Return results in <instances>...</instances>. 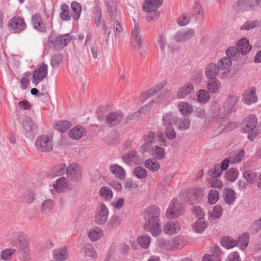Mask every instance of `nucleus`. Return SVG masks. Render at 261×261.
Instances as JSON below:
<instances>
[{"label": "nucleus", "mask_w": 261, "mask_h": 261, "mask_svg": "<svg viewBox=\"0 0 261 261\" xmlns=\"http://www.w3.org/2000/svg\"><path fill=\"white\" fill-rule=\"evenodd\" d=\"M238 100L237 96H230L226 99L222 107H219L218 103H214L213 106L218 109L216 115V121L217 123L220 124V127H222L220 133L230 131L236 127V124L230 122L227 116L228 114L233 111Z\"/></svg>", "instance_id": "f257e3e1"}, {"label": "nucleus", "mask_w": 261, "mask_h": 261, "mask_svg": "<svg viewBox=\"0 0 261 261\" xmlns=\"http://www.w3.org/2000/svg\"><path fill=\"white\" fill-rule=\"evenodd\" d=\"M160 208L154 205L149 206L145 212L146 222L144 228L149 231L153 237H157L161 233L162 229L160 224Z\"/></svg>", "instance_id": "f03ea898"}, {"label": "nucleus", "mask_w": 261, "mask_h": 261, "mask_svg": "<svg viewBox=\"0 0 261 261\" xmlns=\"http://www.w3.org/2000/svg\"><path fill=\"white\" fill-rule=\"evenodd\" d=\"M258 121L254 115H250L246 117L240 124L242 132L247 133V138L252 141L260 133L261 127L257 125Z\"/></svg>", "instance_id": "7ed1b4c3"}, {"label": "nucleus", "mask_w": 261, "mask_h": 261, "mask_svg": "<svg viewBox=\"0 0 261 261\" xmlns=\"http://www.w3.org/2000/svg\"><path fill=\"white\" fill-rule=\"evenodd\" d=\"M163 0H145L142 5L143 10L149 13L146 17L148 21L157 19L159 12L156 10L162 5Z\"/></svg>", "instance_id": "20e7f679"}, {"label": "nucleus", "mask_w": 261, "mask_h": 261, "mask_svg": "<svg viewBox=\"0 0 261 261\" xmlns=\"http://www.w3.org/2000/svg\"><path fill=\"white\" fill-rule=\"evenodd\" d=\"M53 146L51 138L47 135H41L38 137L35 141L36 149L42 152H47L51 151Z\"/></svg>", "instance_id": "39448f33"}, {"label": "nucleus", "mask_w": 261, "mask_h": 261, "mask_svg": "<svg viewBox=\"0 0 261 261\" xmlns=\"http://www.w3.org/2000/svg\"><path fill=\"white\" fill-rule=\"evenodd\" d=\"M235 8L238 11L254 10L261 8V0H238Z\"/></svg>", "instance_id": "423d86ee"}, {"label": "nucleus", "mask_w": 261, "mask_h": 261, "mask_svg": "<svg viewBox=\"0 0 261 261\" xmlns=\"http://www.w3.org/2000/svg\"><path fill=\"white\" fill-rule=\"evenodd\" d=\"M73 36L71 33L61 35L54 39L53 37H49V41L53 44L54 47L56 50H60L66 46L70 41Z\"/></svg>", "instance_id": "0eeeda50"}, {"label": "nucleus", "mask_w": 261, "mask_h": 261, "mask_svg": "<svg viewBox=\"0 0 261 261\" xmlns=\"http://www.w3.org/2000/svg\"><path fill=\"white\" fill-rule=\"evenodd\" d=\"M184 213V208L177 199H173L166 211V217L169 219L178 217Z\"/></svg>", "instance_id": "6e6552de"}, {"label": "nucleus", "mask_w": 261, "mask_h": 261, "mask_svg": "<svg viewBox=\"0 0 261 261\" xmlns=\"http://www.w3.org/2000/svg\"><path fill=\"white\" fill-rule=\"evenodd\" d=\"M48 73V67L46 64L42 63L38 66L33 72V83L36 86L46 77Z\"/></svg>", "instance_id": "1a4fd4ad"}, {"label": "nucleus", "mask_w": 261, "mask_h": 261, "mask_svg": "<svg viewBox=\"0 0 261 261\" xmlns=\"http://www.w3.org/2000/svg\"><path fill=\"white\" fill-rule=\"evenodd\" d=\"M10 30L14 33H19L26 27L24 19L19 16H15L11 18L8 23Z\"/></svg>", "instance_id": "9d476101"}, {"label": "nucleus", "mask_w": 261, "mask_h": 261, "mask_svg": "<svg viewBox=\"0 0 261 261\" xmlns=\"http://www.w3.org/2000/svg\"><path fill=\"white\" fill-rule=\"evenodd\" d=\"M230 162V159L226 158L221 163V165L219 164H216L214 166V168L209 170L208 174L215 177H218L221 175L223 170L227 169L229 163Z\"/></svg>", "instance_id": "9b49d317"}, {"label": "nucleus", "mask_w": 261, "mask_h": 261, "mask_svg": "<svg viewBox=\"0 0 261 261\" xmlns=\"http://www.w3.org/2000/svg\"><path fill=\"white\" fill-rule=\"evenodd\" d=\"M68 178L73 181H79L82 178V171L80 167L75 163L69 165L66 169Z\"/></svg>", "instance_id": "f8f14e48"}, {"label": "nucleus", "mask_w": 261, "mask_h": 261, "mask_svg": "<svg viewBox=\"0 0 261 261\" xmlns=\"http://www.w3.org/2000/svg\"><path fill=\"white\" fill-rule=\"evenodd\" d=\"M23 128L25 135L28 138L33 137L37 134L38 126L35 122L30 117L25 118L23 122Z\"/></svg>", "instance_id": "ddd939ff"}, {"label": "nucleus", "mask_w": 261, "mask_h": 261, "mask_svg": "<svg viewBox=\"0 0 261 261\" xmlns=\"http://www.w3.org/2000/svg\"><path fill=\"white\" fill-rule=\"evenodd\" d=\"M130 45L136 50L141 48L142 45V37L138 25L135 23L134 29L132 32L130 38Z\"/></svg>", "instance_id": "4468645a"}, {"label": "nucleus", "mask_w": 261, "mask_h": 261, "mask_svg": "<svg viewBox=\"0 0 261 261\" xmlns=\"http://www.w3.org/2000/svg\"><path fill=\"white\" fill-rule=\"evenodd\" d=\"M109 215L108 207L102 203L99 205L97 213L95 217V222L98 225H101L106 222Z\"/></svg>", "instance_id": "2eb2a0df"}, {"label": "nucleus", "mask_w": 261, "mask_h": 261, "mask_svg": "<svg viewBox=\"0 0 261 261\" xmlns=\"http://www.w3.org/2000/svg\"><path fill=\"white\" fill-rule=\"evenodd\" d=\"M156 140V135L154 132H149L147 135L144 136V143L140 147V151L142 153H145L147 150L153 146L151 144L155 142Z\"/></svg>", "instance_id": "dca6fc26"}, {"label": "nucleus", "mask_w": 261, "mask_h": 261, "mask_svg": "<svg viewBox=\"0 0 261 261\" xmlns=\"http://www.w3.org/2000/svg\"><path fill=\"white\" fill-rule=\"evenodd\" d=\"M124 115L121 112L115 111L110 113L106 118L107 124L110 126H113L120 123L123 120Z\"/></svg>", "instance_id": "f3484780"}, {"label": "nucleus", "mask_w": 261, "mask_h": 261, "mask_svg": "<svg viewBox=\"0 0 261 261\" xmlns=\"http://www.w3.org/2000/svg\"><path fill=\"white\" fill-rule=\"evenodd\" d=\"M257 101L255 88L251 87L246 90L243 95L242 101L248 105L255 103Z\"/></svg>", "instance_id": "a211bd4d"}, {"label": "nucleus", "mask_w": 261, "mask_h": 261, "mask_svg": "<svg viewBox=\"0 0 261 261\" xmlns=\"http://www.w3.org/2000/svg\"><path fill=\"white\" fill-rule=\"evenodd\" d=\"M32 24L35 29L40 32L45 33L46 31V26L43 22L40 14H35L32 17Z\"/></svg>", "instance_id": "6ab92c4d"}, {"label": "nucleus", "mask_w": 261, "mask_h": 261, "mask_svg": "<svg viewBox=\"0 0 261 261\" xmlns=\"http://www.w3.org/2000/svg\"><path fill=\"white\" fill-rule=\"evenodd\" d=\"M195 34V31L192 29L186 31L178 32L175 35V40L178 42H185L192 38Z\"/></svg>", "instance_id": "aec40b11"}, {"label": "nucleus", "mask_w": 261, "mask_h": 261, "mask_svg": "<svg viewBox=\"0 0 261 261\" xmlns=\"http://www.w3.org/2000/svg\"><path fill=\"white\" fill-rule=\"evenodd\" d=\"M212 255L205 254L202 257V261H220L219 256L221 254L220 248L218 245H214L211 248Z\"/></svg>", "instance_id": "412c9836"}, {"label": "nucleus", "mask_w": 261, "mask_h": 261, "mask_svg": "<svg viewBox=\"0 0 261 261\" xmlns=\"http://www.w3.org/2000/svg\"><path fill=\"white\" fill-rule=\"evenodd\" d=\"M16 247L19 249V253L23 258H26L29 254V245L28 242L20 238L15 243Z\"/></svg>", "instance_id": "4be33fe9"}, {"label": "nucleus", "mask_w": 261, "mask_h": 261, "mask_svg": "<svg viewBox=\"0 0 261 261\" xmlns=\"http://www.w3.org/2000/svg\"><path fill=\"white\" fill-rule=\"evenodd\" d=\"M180 229V224L176 221H168L164 226V231L168 234H173L177 232Z\"/></svg>", "instance_id": "5701e85b"}, {"label": "nucleus", "mask_w": 261, "mask_h": 261, "mask_svg": "<svg viewBox=\"0 0 261 261\" xmlns=\"http://www.w3.org/2000/svg\"><path fill=\"white\" fill-rule=\"evenodd\" d=\"M221 87V83L217 78L208 79V80L206 82L207 91L212 94L218 92Z\"/></svg>", "instance_id": "b1692460"}, {"label": "nucleus", "mask_w": 261, "mask_h": 261, "mask_svg": "<svg viewBox=\"0 0 261 261\" xmlns=\"http://www.w3.org/2000/svg\"><path fill=\"white\" fill-rule=\"evenodd\" d=\"M139 159V156L136 150H130L124 154L122 156V160L124 163L127 165L136 164Z\"/></svg>", "instance_id": "393cba45"}, {"label": "nucleus", "mask_w": 261, "mask_h": 261, "mask_svg": "<svg viewBox=\"0 0 261 261\" xmlns=\"http://www.w3.org/2000/svg\"><path fill=\"white\" fill-rule=\"evenodd\" d=\"M110 172L117 178L124 180L126 177V172L124 168L118 164H113L110 166Z\"/></svg>", "instance_id": "a878e982"}, {"label": "nucleus", "mask_w": 261, "mask_h": 261, "mask_svg": "<svg viewBox=\"0 0 261 261\" xmlns=\"http://www.w3.org/2000/svg\"><path fill=\"white\" fill-rule=\"evenodd\" d=\"M194 89V85L190 82L187 83L179 89L177 93V96L179 98H183L190 94Z\"/></svg>", "instance_id": "bb28decb"}, {"label": "nucleus", "mask_w": 261, "mask_h": 261, "mask_svg": "<svg viewBox=\"0 0 261 261\" xmlns=\"http://www.w3.org/2000/svg\"><path fill=\"white\" fill-rule=\"evenodd\" d=\"M86 133V130L84 127L76 125L69 132L68 135L72 139L79 140L85 135Z\"/></svg>", "instance_id": "cd10ccee"}, {"label": "nucleus", "mask_w": 261, "mask_h": 261, "mask_svg": "<svg viewBox=\"0 0 261 261\" xmlns=\"http://www.w3.org/2000/svg\"><path fill=\"white\" fill-rule=\"evenodd\" d=\"M236 47L242 55L247 54L251 49V46L250 45L248 40L246 38L240 39L237 42Z\"/></svg>", "instance_id": "c85d7f7f"}, {"label": "nucleus", "mask_w": 261, "mask_h": 261, "mask_svg": "<svg viewBox=\"0 0 261 261\" xmlns=\"http://www.w3.org/2000/svg\"><path fill=\"white\" fill-rule=\"evenodd\" d=\"M68 257V252L65 247L58 248L53 251V257L57 261L65 260Z\"/></svg>", "instance_id": "c756f323"}, {"label": "nucleus", "mask_w": 261, "mask_h": 261, "mask_svg": "<svg viewBox=\"0 0 261 261\" xmlns=\"http://www.w3.org/2000/svg\"><path fill=\"white\" fill-rule=\"evenodd\" d=\"M157 160H162L165 158V150L161 147L154 145L151 147L149 150H147Z\"/></svg>", "instance_id": "7c9ffc66"}, {"label": "nucleus", "mask_w": 261, "mask_h": 261, "mask_svg": "<svg viewBox=\"0 0 261 261\" xmlns=\"http://www.w3.org/2000/svg\"><path fill=\"white\" fill-rule=\"evenodd\" d=\"M255 28L261 30V19L247 20L241 27L240 29L248 31Z\"/></svg>", "instance_id": "2f4dec72"}, {"label": "nucleus", "mask_w": 261, "mask_h": 261, "mask_svg": "<svg viewBox=\"0 0 261 261\" xmlns=\"http://www.w3.org/2000/svg\"><path fill=\"white\" fill-rule=\"evenodd\" d=\"M220 70L218 65L213 63H210L205 69V75L208 79L216 78V75Z\"/></svg>", "instance_id": "473e14b6"}, {"label": "nucleus", "mask_w": 261, "mask_h": 261, "mask_svg": "<svg viewBox=\"0 0 261 261\" xmlns=\"http://www.w3.org/2000/svg\"><path fill=\"white\" fill-rule=\"evenodd\" d=\"M67 168L65 164L57 165L50 171L49 175L51 177L62 175L64 174L65 171L66 172Z\"/></svg>", "instance_id": "72a5a7b5"}, {"label": "nucleus", "mask_w": 261, "mask_h": 261, "mask_svg": "<svg viewBox=\"0 0 261 261\" xmlns=\"http://www.w3.org/2000/svg\"><path fill=\"white\" fill-rule=\"evenodd\" d=\"M223 198L226 203L232 204L236 198L234 191L229 188L225 189L223 191Z\"/></svg>", "instance_id": "f704fd0d"}, {"label": "nucleus", "mask_w": 261, "mask_h": 261, "mask_svg": "<svg viewBox=\"0 0 261 261\" xmlns=\"http://www.w3.org/2000/svg\"><path fill=\"white\" fill-rule=\"evenodd\" d=\"M107 10L109 12L112 19H114L116 16V3L114 0H105Z\"/></svg>", "instance_id": "c9c22d12"}, {"label": "nucleus", "mask_w": 261, "mask_h": 261, "mask_svg": "<svg viewBox=\"0 0 261 261\" xmlns=\"http://www.w3.org/2000/svg\"><path fill=\"white\" fill-rule=\"evenodd\" d=\"M178 109L184 116H189L193 112V107L189 103L182 101L178 105Z\"/></svg>", "instance_id": "e433bc0d"}, {"label": "nucleus", "mask_w": 261, "mask_h": 261, "mask_svg": "<svg viewBox=\"0 0 261 261\" xmlns=\"http://www.w3.org/2000/svg\"><path fill=\"white\" fill-rule=\"evenodd\" d=\"M71 126V122L68 120H61L54 124V127L61 133L66 132Z\"/></svg>", "instance_id": "4c0bfd02"}, {"label": "nucleus", "mask_w": 261, "mask_h": 261, "mask_svg": "<svg viewBox=\"0 0 261 261\" xmlns=\"http://www.w3.org/2000/svg\"><path fill=\"white\" fill-rule=\"evenodd\" d=\"M192 11L193 12L192 15H194L196 19L200 20H202L204 15V11L199 2H195L193 6L192 7Z\"/></svg>", "instance_id": "58836bf2"}, {"label": "nucleus", "mask_w": 261, "mask_h": 261, "mask_svg": "<svg viewBox=\"0 0 261 261\" xmlns=\"http://www.w3.org/2000/svg\"><path fill=\"white\" fill-rule=\"evenodd\" d=\"M54 201L50 199H47L44 200L40 207V211L42 214L48 213L54 206Z\"/></svg>", "instance_id": "ea45409f"}, {"label": "nucleus", "mask_w": 261, "mask_h": 261, "mask_svg": "<svg viewBox=\"0 0 261 261\" xmlns=\"http://www.w3.org/2000/svg\"><path fill=\"white\" fill-rule=\"evenodd\" d=\"M68 181L65 177L59 178L56 183L53 185L54 189L57 192H61L63 189L67 188Z\"/></svg>", "instance_id": "a19ab883"}, {"label": "nucleus", "mask_w": 261, "mask_h": 261, "mask_svg": "<svg viewBox=\"0 0 261 261\" xmlns=\"http://www.w3.org/2000/svg\"><path fill=\"white\" fill-rule=\"evenodd\" d=\"M197 100L200 103H206L210 99V92L204 89L199 90L197 93Z\"/></svg>", "instance_id": "79ce46f5"}, {"label": "nucleus", "mask_w": 261, "mask_h": 261, "mask_svg": "<svg viewBox=\"0 0 261 261\" xmlns=\"http://www.w3.org/2000/svg\"><path fill=\"white\" fill-rule=\"evenodd\" d=\"M102 230L98 227L91 229L88 233V237L92 241H96L102 236Z\"/></svg>", "instance_id": "37998d69"}, {"label": "nucleus", "mask_w": 261, "mask_h": 261, "mask_svg": "<svg viewBox=\"0 0 261 261\" xmlns=\"http://www.w3.org/2000/svg\"><path fill=\"white\" fill-rule=\"evenodd\" d=\"M221 244L226 249H230L237 245V241L230 237H225L221 239Z\"/></svg>", "instance_id": "c03bdc74"}, {"label": "nucleus", "mask_w": 261, "mask_h": 261, "mask_svg": "<svg viewBox=\"0 0 261 261\" xmlns=\"http://www.w3.org/2000/svg\"><path fill=\"white\" fill-rule=\"evenodd\" d=\"M145 167L152 172L157 171L160 169V164L155 160L148 159L144 162Z\"/></svg>", "instance_id": "a18cd8bd"}, {"label": "nucleus", "mask_w": 261, "mask_h": 261, "mask_svg": "<svg viewBox=\"0 0 261 261\" xmlns=\"http://www.w3.org/2000/svg\"><path fill=\"white\" fill-rule=\"evenodd\" d=\"M175 120V117L171 112L167 113L162 118V122L165 127L172 126Z\"/></svg>", "instance_id": "49530a36"}, {"label": "nucleus", "mask_w": 261, "mask_h": 261, "mask_svg": "<svg viewBox=\"0 0 261 261\" xmlns=\"http://www.w3.org/2000/svg\"><path fill=\"white\" fill-rule=\"evenodd\" d=\"M187 196L191 204L200 199V193L196 189H189L188 191Z\"/></svg>", "instance_id": "de8ad7c7"}, {"label": "nucleus", "mask_w": 261, "mask_h": 261, "mask_svg": "<svg viewBox=\"0 0 261 261\" xmlns=\"http://www.w3.org/2000/svg\"><path fill=\"white\" fill-rule=\"evenodd\" d=\"M226 57L230 59L231 61L237 60L240 53L236 47H229L226 51Z\"/></svg>", "instance_id": "09e8293b"}, {"label": "nucleus", "mask_w": 261, "mask_h": 261, "mask_svg": "<svg viewBox=\"0 0 261 261\" xmlns=\"http://www.w3.org/2000/svg\"><path fill=\"white\" fill-rule=\"evenodd\" d=\"M148 105H146L144 107L142 108L141 110L137 112L134 113L133 114L128 116L125 119V122L126 123H133L137 120L139 119L141 117L140 114L143 112L144 110L147 108Z\"/></svg>", "instance_id": "8fccbe9b"}, {"label": "nucleus", "mask_w": 261, "mask_h": 261, "mask_svg": "<svg viewBox=\"0 0 261 261\" xmlns=\"http://www.w3.org/2000/svg\"><path fill=\"white\" fill-rule=\"evenodd\" d=\"M249 239V234L247 233L242 234L239 237L237 241V245L242 250H244L247 246Z\"/></svg>", "instance_id": "3c124183"}, {"label": "nucleus", "mask_w": 261, "mask_h": 261, "mask_svg": "<svg viewBox=\"0 0 261 261\" xmlns=\"http://www.w3.org/2000/svg\"><path fill=\"white\" fill-rule=\"evenodd\" d=\"M71 10L72 11V17L75 19H77L81 15L82 8L80 4L76 2H73L71 5Z\"/></svg>", "instance_id": "603ef678"}, {"label": "nucleus", "mask_w": 261, "mask_h": 261, "mask_svg": "<svg viewBox=\"0 0 261 261\" xmlns=\"http://www.w3.org/2000/svg\"><path fill=\"white\" fill-rule=\"evenodd\" d=\"M207 227V224L202 220L196 221L193 225V229L197 233H201Z\"/></svg>", "instance_id": "864d4df0"}, {"label": "nucleus", "mask_w": 261, "mask_h": 261, "mask_svg": "<svg viewBox=\"0 0 261 261\" xmlns=\"http://www.w3.org/2000/svg\"><path fill=\"white\" fill-rule=\"evenodd\" d=\"M239 172L234 168H230L225 172V178L231 182L234 181L238 177Z\"/></svg>", "instance_id": "5fc2aeb1"}, {"label": "nucleus", "mask_w": 261, "mask_h": 261, "mask_svg": "<svg viewBox=\"0 0 261 261\" xmlns=\"http://www.w3.org/2000/svg\"><path fill=\"white\" fill-rule=\"evenodd\" d=\"M243 177L249 184H252L256 179L257 174L252 170H246L243 173Z\"/></svg>", "instance_id": "6e6d98bb"}, {"label": "nucleus", "mask_w": 261, "mask_h": 261, "mask_svg": "<svg viewBox=\"0 0 261 261\" xmlns=\"http://www.w3.org/2000/svg\"><path fill=\"white\" fill-rule=\"evenodd\" d=\"M121 219L118 216H113L111 217L108 224V227L110 229H116L121 224Z\"/></svg>", "instance_id": "4d7b16f0"}, {"label": "nucleus", "mask_w": 261, "mask_h": 261, "mask_svg": "<svg viewBox=\"0 0 261 261\" xmlns=\"http://www.w3.org/2000/svg\"><path fill=\"white\" fill-rule=\"evenodd\" d=\"M192 14L183 13L177 19V22L180 26H185L189 23L191 19Z\"/></svg>", "instance_id": "13d9d810"}, {"label": "nucleus", "mask_w": 261, "mask_h": 261, "mask_svg": "<svg viewBox=\"0 0 261 261\" xmlns=\"http://www.w3.org/2000/svg\"><path fill=\"white\" fill-rule=\"evenodd\" d=\"M138 243L143 248H148L150 243V238L148 236H140L137 239Z\"/></svg>", "instance_id": "bf43d9fd"}, {"label": "nucleus", "mask_w": 261, "mask_h": 261, "mask_svg": "<svg viewBox=\"0 0 261 261\" xmlns=\"http://www.w3.org/2000/svg\"><path fill=\"white\" fill-rule=\"evenodd\" d=\"M178 128L180 130H187L190 128V120L189 118L180 119L177 122Z\"/></svg>", "instance_id": "052dcab7"}, {"label": "nucleus", "mask_w": 261, "mask_h": 261, "mask_svg": "<svg viewBox=\"0 0 261 261\" xmlns=\"http://www.w3.org/2000/svg\"><path fill=\"white\" fill-rule=\"evenodd\" d=\"M231 62L232 61L228 57H224L219 60L218 66L220 70H224L231 66Z\"/></svg>", "instance_id": "680f3d73"}, {"label": "nucleus", "mask_w": 261, "mask_h": 261, "mask_svg": "<svg viewBox=\"0 0 261 261\" xmlns=\"http://www.w3.org/2000/svg\"><path fill=\"white\" fill-rule=\"evenodd\" d=\"M219 193L217 190H211L208 195V201L211 204L216 203L219 200Z\"/></svg>", "instance_id": "e2e57ef3"}, {"label": "nucleus", "mask_w": 261, "mask_h": 261, "mask_svg": "<svg viewBox=\"0 0 261 261\" xmlns=\"http://www.w3.org/2000/svg\"><path fill=\"white\" fill-rule=\"evenodd\" d=\"M84 248L86 255L93 258L96 257V252L92 245L89 244H86Z\"/></svg>", "instance_id": "0e129e2a"}, {"label": "nucleus", "mask_w": 261, "mask_h": 261, "mask_svg": "<svg viewBox=\"0 0 261 261\" xmlns=\"http://www.w3.org/2000/svg\"><path fill=\"white\" fill-rule=\"evenodd\" d=\"M133 172L134 175L140 179L145 178L147 176V172L146 170L140 166L136 167Z\"/></svg>", "instance_id": "69168bd1"}, {"label": "nucleus", "mask_w": 261, "mask_h": 261, "mask_svg": "<svg viewBox=\"0 0 261 261\" xmlns=\"http://www.w3.org/2000/svg\"><path fill=\"white\" fill-rule=\"evenodd\" d=\"M244 154L245 151L244 150L240 151L237 154H236L235 153H231L229 155L230 163L234 164L241 162L244 156Z\"/></svg>", "instance_id": "338daca9"}, {"label": "nucleus", "mask_w": 261, "mask_h": 261, "mask_svg": "<svg viewBox=\"0 0 261 261\" xmlns=\"http://www.w3.org/2000/svg\"><path fill=\"white\" fill-rule=\"evenodd\" d=\"M62 61L63 56L61 54H55L51 58L50 64L53 67H57Z\"/></svg>", "instance_id": "774afa93"}]
</instances>
